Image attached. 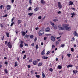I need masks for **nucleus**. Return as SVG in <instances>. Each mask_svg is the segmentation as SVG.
<instances>
[{
    "mask_svg": "<svg viewBox=\"0 0 78 78\" xmlns=\"http://www.w3.org/2000/svg\"><path fill=\"white\" fill-rule=\"evenodd\" d=\"M66 29V27H65V26H64V27H60V28H59V30H64Z\"/></svg>",
    "mask_w": 78,
    "mask_h": 78,
    "instance_id": "obj_9",
    "label": "nucleus"
},
{
    "mask_svg": "<svg viewBox=\"0 0 78 78\" xmlns=\"http://www.w3.org/2000/svg\"><path fill=\"white\" fill-rule=\"evenodd\" d=\"M29 3L30 5H31V3H32L31 0H29Z\"/></svg>",
    "mask_w": 78,
    "mask_h": 78,
    "instance_id": "obj_48",
    "label": "nucleus"
},
{
    "mask_svg": "<svg viewBox=\"0 0 78 78\" xmlns=\"http://www.w3.org/2000/svg\"><path fill=\"white\" fill-rule=\"evenodd\" d=\"M18 24H20V23H22V21L20 20H18Z\"/></svg>",
    "mask_w": 78,
    "mask_h": 78,
    "instance_id": "obj_27",
    "label": "nucleus"
},
{
    "mask_svg": "<svg viewBox=\"0 0 78 78\" xmlns=\"http://www.w3.org/2000/svg\"><path fill=\"white\" fill-rule=\"evenodd\" d=\"M50 51H48L46 53L47 55H48V54H49V53H50Z\"/></svg>",
    "mask_w": 78,
    "mask_h": 78,
    "instance_id": "obj_55",
    "label": "nucleus"
},
{
    "mask_svg": "<svg viewBox=\"0 0 78 78\" xmlns=\"http://www.w3.org/2000/svg\"><path fill=\"white\" fill-rule=\"evenodd\" d=\"M7 16V14H6L5 15L3 16V17H6Z\"/></svg>",
    "mask_w": 78,
    "mask_h": 78,
    "instance_id": "obj_50",
    "label": "nucleus"
},
{
    "mask_svg": "<svg viewBox=\"0 0 78 78\" xmlns=\"http://www.w3.org/2000/svg\"><path fill=\"white\" fill-rule=\"evenodd\" d=\"M32 61H33V59L30 58L29 61V62H32Z\"/></svg>",
    "mask_w": 78,
    "mask_h": 78,
    "instance_id": "obj_34",
    "label": "nucleus"
},
{
    "mask_svg": "<svg viewBox=\"0 0 78 78\" xmlns=\"http://www.w3.org/2000/svg\"><path fill=\"white\" fill-rule=\"evenodd\" d=\"M57 13L58 14H61V12L60 11H59L57 12Z\"/></svg>",
    "mask_w": 78,
    "mask_h": 78,
    "instance_id": "obj_57",
    "label": "nucleus"
},
{
    "mask_svg": "<svg viewBox=\"0 0 78 78\" xmlns=\"http://www.w3.org/2000/svg\"><path fill=\"white\" fill-rule=\"evenodd\" d=\"M58 27L59 28H61V25H58Z\"/></svg>",
    "mask_w": 78,
    "mask_h": 78,
    "instance_id": "obj_56",
    "label": "nucleus"
},
{
    "mask_svg": "<svg viewBox=\"0 0 78 78\" xmlns=\"http://www.w3.org/2000/svg\"><path fill=\"white\" fill-rule=\"evenodd\" d=\"M50 23L52 25L54 29H57V27L55 24H54V23H53V22H52L51 21H50Z\"/></svg>",
    "mask_w": 78,
    "mask_h": 78,
    "instance_id": "obj_2",
    "label": "nucleus"
},
{
    "mask_svg": "<svg viewBox=\"0 0 78 78\" xmlns=\"http://www.w3.org/2000/svg\"><path fill=\"white\" fill-rule=\"evenodd\" d=\"M12 3H13L14 2V0H11Z\"/></svg>",
    "mask_w": 78,
    "mask_h": 78,
    "instance_id": "obj_60",
    "label": "nucleus"
},
{
    "mask_svg": "<svg viewBox=\"0 0 78 78\" xmlns=\"http://www.w3.org/2000/svg\"><path fill=\"white\" fill-rule=\"evenodd\" d=\"M46 36H51V34H46Z\"/></svg>",
    "mask_w": 78,
    "mask_h": 78,
    "instance_id": "obj_36",
    "label": "nucleus"
},
{
    "mask_svg": "<svg viewBox=\"0 0 78 78\" xmlns=\"http://www.w3.org/2000/svg\"><path fill=\"white\" fill-rule=\"evenodd\" d=\"M33 64L34 66H36L37 64V62L36 61H34L33 62Z\"/></svg>",
    "mask_w": 78,
    "mask_h": 78,
    "instance_id": "obj_15",
    "label": "nucleus"
},
{
    "mask_svg": "<svg viewBox=\"0 0 78 78\" xmlns=\"http://www.w3.org/2000/svg\"><path fill=\"white\" fill-rule=\"evenodd\" d=\"M26 58V55H24V57L23 58V59H25Z\"/></svg>",
    "mask_w": 78,
    "mask_h": 78,
    "instance_id": "obj_38",
    "label": "nucleus"
},
{
    "mask_svg": "<svg viewBox=\"0 0 78 78\" xmlns=\"http://www.w3.org/2000/svg\"><path fill=\"white\" fill-rule=\"evenodd\" d=\"M67 67L68 68H69V67H73V65H68Z\"/></svg>",
    "mask_w": 78,
    "mask_h": 78,
    "instance_id": "obj_20",
    "label": "nucleus"
},
{
    "mask_svg": "<svg viewBox=\"0 0 78 78\" xmlns=\"http://www.w3.org/2000/svg\"><path fill=\"white\" fill-rule=\"evenodd\" d=\"M51 39L52 41L53 42H55V38L53 36H52L51 37Z\"/></svg>",
    "mask_w": 78,
    "mask_h": 78,
    "instance_id": "obj_5",
    "label": "nucleus"
},
{
    "mask_svg": "<svg viewBox=\"0 0 78 78\" xmlns=\"http://www.w3.org/2000/svg\"><path fill=\"white\" fill-rule=\"evenodd\" d=\"M1 27L2 28H3V24H1Z\"/></svg>",
    "mask_w": 78,
    "mask_h": 78,
    "instance_id": "obj_59",
    "label": "nucleus"
},
{
    "mask_svg": "<svg viewBox=\"0 0 78 78\" xmlns=\"http://www.w3.org/2000/svg\"><path fill=\"white\" fill-rule=\"evenodd\" d=\"M36 47V50H37L38 49V48H39V47L38 46V45H36L35 46Z\"/></svg>",
    "mask_w": 78,
    "mask_h": 78,
    "instance_id": "obj_31",
    "label": "nucleus"
},
{
    "mask_svg": "<svg viewBox=\"0 0 78 78\" xmlns=\"http://www.w3.org/2000/svg\"><path fill=\"white\" fill-rule=\"evenodd\" d=\"M42 62H40L38 63V66L39 67H41V66H42Z\"/></svg>",
    "mask_w": 78,
    "mask_h": 78,
    "instance_id": "obj_18",
    "label": "nucleus"
},
{
    "mask_svg": "<svg viewBox=\"0 0 78 78\" xmlns=\"http://www.w3.org/2000/svg\"><path fill=\"white\" fill-rule=\"evenodd\" d=\"M21 33L22 34V36H25L26 34L25 32L23 31L21 32Z\"/></svg>",
    "mask_w": 78,
    "mask_h": 78,
    "instance_id": "obj_16",
    "label": "nucleus"
},
{
    "mask_svg": "<svg viewBox=\"0 0 78 78\" xmlns=\"http://www.w3.org/2000/svg\"><path fill=\"white\" fill-rule=\"evenodd\" d=\"M25 53V51H23L22 52V53L23 54V53Z\"/></svg>",
    "mask_w": 78,
    "mask_h": 78,
    "instance_id": "obj_53",
    "label": "nucleus"
},
{
    "mask_svg": "<svg viewBox=\"0 0 78 78\" xmlns=\"http://www.w3.org/2000/svg\"><path fill=\"white\" fill-rule=\"evenodd\" d=\"M10 43H11V42H8V45L9 48H12V45H11V44H9Z\"/></svg>",
    "mask_w": 78,
    "mask_h": 78,
    "instance_id": "obj_8",
    "label": "nucleus"
},
{
    "mask_svg": "<svg viewBox=\"0 0 78 78\" xmlns=\"http://www.w3.org/2000/svg\"><path fill=\"white\" fill-rule=\"evenodd\" d=\"M34 43H32L31 44V46L32 47H34Z\"/></svg>",
    "mask_w": 78,
    "mask_h": 78,
    "instance_id": "obj_54",
    "label": "nucleus"
},
{
    "mask_svg": "<svg viewBox=\"0 0 78 78\" xmlns=\"http://www.w3.org/2000/svg\"><path fill=\"white\" fill-rule=\"evenodd\" d=\"M39 8L38 7H37L36 8L34 9V11L35 12H36V11H37L38 10H39Z\"/></svg>",
    "mask_w": 78,
    "mask_h": 78,
    "instance_id": "obj_13",
    "label": "nucleus"
},
{
    "mask_svg": "<svg viewBox=\"0 0 78 78\" xmlns=\"http://www.w3.org/2000/svg\"><path fill=\"white\" fill-rule=\"evenodd\" d=\"M71 55V54H70L69 53V54H67V56H68V57L69 58H70Z\"/></svg>",
    "mask_w": 78,
    "mask_h": 78,
    "instance_id": "obj_33",
    "label": "nucleus"
},
{
    "mask_svg": "<svg viewBox=\"0 0 78 78\" xmlns=\"http://www.w3.org/2000/svg\"><path fill=\"white\" fill-rule=\"evenodd\" d=\"M50 28H48V27H47L45 29V31L46 32H47L48 33H49V31H50Z\"/></svg>",
    "mask_w": 78,
    "mask_h": 78,
    "instance_id": "obj_6",
    "label": "nucleus"
},
{
    "mask_svg": "<svg viewBox=\"0 0 78 78\" xmlns=\"http://www.w3.org/2000/svg\"><path fill=\"white\" fill-rule=\"evenodd\" d=\"M42 76L43 78H45V74L42 72Z\"/></svg>",
    "mask_w": 78,
    "mask_h": 78,
    "instance_id": "obj_24",
    "label": "nucleus"
},
{
    "mask_svg": "<svg viewBox=\"0 0 78 78\" xmlns=\"http://www.w3.org/2000/svg\"><path fill=\"white\" fill-rule=\"evenodd\" d=\"M6 35L7 36V37H9V33H6Z\"/></svg>",
    "mask_w": 78,
    "mask_h": 78,
    "instance_id": "obj_40",
    "label": "nucleus"
},
{
    "mask_svg": "<svg viewBox=\"0 0 78 78\" xmlns=\"http://www.w3.org/2000/svg\"><path fill=\"white\" fill-rule=\"evenodd\" d=\"M58 69H62V66L61 65H58L57 66Z\"/></svg>",
    "mask_w": 78,
    "mask_h": 78,
    "instance_id": "obj_14",
    "label": "nucleus"
},
{
    "mask_svg": "<svg viewBox=\"0 0 78 78\" xmlns=\"http://www.w3.org/2000/svg\"><path fill=\"white\" fill-rule=\"evenodd\" d=\"M2 8H3V5H1L0 6V9H2Z\"/></svg>",
    "mask_w": 78,
    "mask_h": 78,
    "instance_id": "obj_62",
    "label": "nucleus"
},
{
    "mask_svg": "<svg viewBox=\"0 0 78 78\" xmlns=\"http://www.w3.org/2000/svg\"><path fill=\"white\" fill-rule=\"evenodd\" d=\"M65 29L66 30H67V31H70L71 30V27H68V25H65Z\"/></svg>",
    "mask_w": 78,
    "mask_h": 78,
    "instance_id": "obj_3",
    "label": "nucleus"
},
{
    "mask_svg": "<svg viewBox=\"0 0 78 78\" xmlns=\"http://www.w3.org/2000/svg\"><path fill=\"white\" fill-rule=\"evenodd\" d=\"M30 10H31V7L29 8L28 11H30Z\"/></svg>",
    "mask_w": 78,
    "mask_h": 78,
    "instance_id": "obj_45",
    "label": "nucleus"
},
{
    "mask_svg": "<svg viewBox=\"0 0 78 78\" xmlns=\"http://www.w3.org/2000/svg\"><path fill=\"white\" fill-rule=\"evenodd\" d=\"M25 37H26V38H28V37H29V35H25Z\"/></svg>",
    "mask_w": 78,
    "mask_h": 78,
    "instance_id": "obj_28",
    "label": "nucleus"
},
{
    "mask_svg": "<svg viewBox=\"0 0 78 78\" xmlns=\"http://www.w3.org/2000/svg\"><path fill=\"white\" fill-rule=\"evenodd\" d=\"M74 36L78 37V34L76 31H74L73 33Z\"/></svg>",
    "mask_w": 78,
    "mask_h": 78,
    "instance_id": "obj_11",
    "label": "nucleus"
},
{
    "mask_svg": "<svg viewBox=\"0 0 78 78\" xmlns=\"http://www.w3.org/2000/svg\"><path fill=\"white\" fill-rule=\"evenodd\" d=\"M36 40H37V38L35 37L34 39L35 42H36Z\"/></svg>",
    "mask_w": 78,
    "mask_h": 78,
    "instance_id": "obj_63",
    "label": "nucleus"
},
{
    "mask_svg": "<svg viewBox=\"0 0 78 78\" xmlns=\"http://www.w3.org/2000/svg\"><path fill=\"white\" fill-rule=\"evenodd\" d=\"M47 38L46 37H44V41H46Z\"/></svg>",
    "mask_w": 78,
    "mask_h": 78,
    "instance_id": "obj_42",
    "label": "nucleus"
},
{
    "mask_svg": "<svg viewBox=\"0 0 78 78\" xmlns=\"http://www.w3.org/2000/svg\"><path fill=\"white\" fill-rule=\"evenodd\" d=\"M52 48L53 49L55 48V45H53L52 46Z\"/></svg>",
    "mask_w": 78,
    "mask_h": 78,
    "instance_id": "obj_46",
    "label": "nucleus"
},
{
    "mask_svg": "<svg viewBox=\"0 0 78 78\" xmlns=\"http://www.w3.org/2000/svg\"><path fill=\"white\" fill-rule=\"evenodd\" d=\"M58 6L59 9H61L62 8V5L61 4V3L59 2H58Z\"/></svg>",
    "mask_w": 78,
    "mask_h": 78,
    "instance_id": "obj_4",
    "label": "nucleus"
},
{
    "mask_svg": "<svg viewBox=\"0 0 78 78\" xmlns=\"http://www.w3.org/2000/svg\"><path fill=\"white\" fill-rule=\"evenodd\" d=\"M7 43H8V41H5V44H7Z\"/></svg>",
    "mask_w": 78,
    "mask_h": 78,
    "instance_id": "obj_58",
    "label": "nucleus"
},
{
    "mask_svg": "<svg viewBox=\"0 0 78 78\" xmlns=\"http://www.w3.org/2000/svg\"><path fill=\"white\" fill-rule=\"evenodd\" d=\"M44 33V30H41L39 31L38 34L40 36H41Z\"/></svg>",
    "mask_w": 78,
    "mask_h": 78,
    "instance_id": "obj_1",
    "label": "nucleus"
},
{
    "mask_svg": "<svg viewBox=\"0 0 78 78\" xmlns=\"http://www.w3.org/2000/svg\"><path fill=\"white\" fill-rule=\"evenodd\" d=\"M14 22H12V23H11V24L10 25L11 27H12V25H14Z\"/></svg>",
    "mask_w": 78,
    "mask_h": 78,
    "instance_id": "obj_44",
    "label": "nucleus"
},
{
    "mask_svg": "<svg viewBox=\"0 0 78 78\" xmlns=\"http://www.w3.org/2000/svg\"><path fill=\"white\" fill-rule=\"evenodd\" d=\"M14 20V18L13 17L12 19L11 22H13V20Z\"/></svg>",
    "mask_w": 78,
    "mask_h": 78,
    "instance_id": "obj_43",
    "label": "nucleus"
},
{
    "mask_svg": "<svg viewBox=\"0 0 78 78\" xmlns=\"http://www.w3.org/2000/svg\"><path fill=\"white\" fill-rule=\"evenodd\" d=\"M20 47L22 48V47H23V44H20Z\"/></svg>",
    "mask_w": 78,
    "mask_h": 78,
    "instance_id": "obj_37",
    "label": "nucleus"
},
{
    "mask_svg": "<svg viewBox=\"0 0 78 78\" xmlns=\"http://www.w3.org/2000/svg\"><path fill=\"white\" fill-rule=\"evenodd\" d=\"M5 64H8V62H5Z\"/></svg>",
    "mask_w": 78,
    "mask_h": 78,
    "instance_id": "obj_61",
    "label": "nucleus"
},
{
    "mask_svg": "<svg viewBox=\"0 0 78 78\" xmlns=\"http://www.w3.org/2000/svg\"><path fill=\"white\" fill-rule=\"evenodd\" d=\"M35 30H39V27H37L35 28Z\"/></svg>",
    "mask_w": 78,
    "mask_h": 78,
    "instance_id": "obj_64",
    "label": "nucleus"
},
{
    "mask_svg": "<svg viewBox=\"0 0 78 78\" xmlns=\"http://www.w3.org/2000/svg\"><path fill=\"white\" fill-rule=\"evenodd\" d=\"M73 5V2L72 1H70L69 5L70 6L71 5Z\"/></svg>",
    "mask_w": 78,
    "mask_h": 78,
    "instance_id": "obj_21",
    "label": "nucleus"
},
{
    "mask_svg": "<svg viewBox=\"0 0 78 78\" xmlns=\"http://www.w3.org/2000/svg\"><path fill=\"white\" fill-rule=\"evenodd\" d=\"M49 71H50V72H53V69L51 68L49 69Z\"/></svg>",
    "mask_w": 78,
    "mask_h": 78,
    "instance_id": "obj_30",
    "label": "nucleus"
},
{
    "mask_svg": "<svg viewBox=\"0 0 78 78\" xmlns=\"http://www.w3.org/2000/svg\"><path fill=\"white\" fill-rule=\"evenodd\" d=\"M36 77L37 78H40V75H36Z\"/></svg>",
    "mask_w": 78,
    "mask_h": 78,
    "instance_id": "obj_29",
    "label": "nucleus"
},
{
    "mask_svg": "<svg viewBox=\"0 0 78 78\" xmlns=\"http://www.w3.org/2000/svg\"><path fill=\"white\" fill-rule=\"evenodd\" d=\"M71 17H73V16H75V15H76V14L75 13H74V12H73V13H71Z\"/></svg>",
    "mask_w": 78,
    "mask_h": 78,
    "instance_id": "obj_22",
    "label": "nucleus"
},
{
    "mask_svg": "<svg viewBox=\"0 0 78 78\" xmlns=\"http://www.w3.org/2000/svg\"><path fill=\"white\" fill-rule=\"evenodd\" d=\"M4 71L6 73H8V71H7V69H5L4 70Z\"/></svg>",
    "mask_w": 78,
    "mask_h": 78,
    "instance_id": "obj_35",
    "label": "nucleus"
},
{
    "mask_svg": "<svg viewBox=\"0 0 78 78\" xmlns=\"http://www.w3.org/2000/svg\"><path fill=\"white\" fill-rule=\"evenodd\" d=\"M59 44V42L58 41H57L56 42V45H58Z\"/></svg>",
    "mask_w": 78,
    "mask_h": 78,
    "instance_id": "obj_51",
    "label": "nucleus"
},
{
    "mask_svg": "<svg viewBox=\"0 0 78 78\" xmlns=\"http://www.w3.org/2000/svg\"><path fill=\"white\" fill-rule=\"evenodd\" d=\"M60 47L62 48L64 47H65V45H64V44H61Z\"/></svg>",
    "mask_w": 78,
    "mask_h": 78,
    "instance_id": "obj_26",
    "label": "nucleus"
},
{
    "mask_svg": "<svg viewBox=\"0 0 78 78\" xmlns=\"http://www.w3.org/2000/svg\"><path fill=\"white\" fill-rule=\"evenodd\" d=\"M30 67H31V66L30 65H28V69H30Z\"/></svg>",
    "mask_w": 78,
    "mask_h": 78,
    "instance_id": "obj_52",
    "label": "nucleus"
},
{
    "mask_svg": "<svg viewBox=\"0 0 78 78\" xmlns=\"http://www.w3.org/2000/svg\"><path fill=\"white\" fill-rule=\"evenodd\" d=\"M11 8V6L9 5H8L7 6V10H10Z\"/></svg>",
    "mask_w": 78,
    "mask_h": 78,
    "instance_id": "obj_7",
    "label": "nucleus"
},
{
    "mask_svg": "<svg viewBox=\"0 0 78 78\" xmlns=\"http://www.w3.org/2000/svg\"><path fill=\"white\" fill-rule=\"evenodd\" d=\"M42 58H43V59H47V58H48V57H45V56L44 55L42 57Z\"/></svg>",
    "mask_w": 78,
    "mask_h": 78,
    "instance_id": "obj_19",
    "label": "nucleus"
},
{
    "mask_svg": "<svg viewBox=\"0 0 78 78\" xmlns=\"http://www.w3.org/2000/svg\"><path fill=\"white\" fill-rule=\"evenodd\" d=\"M71 51H72V52H73V51H74V49H73V48H71Z\"/></svg>",
    "mask_w": 78,
    "mask_h": 78,
    "instance_id": "obj_47",
    "label": "nucleus"
},
{
    "mask_svg": "<svg viewBox=\"0 0 78 78\" xmlns=\"http://www.w3.org/2000/svg\"><path fill=\"white\" fill-rule=\"evenodd\" d=\"M38 19H40V20H41V19H42V17L41 16H40L38 17Z\"/></svg>",
    "mask_w": 78,
    "mask_h": 78,
    "instance_id": "obj_49",
    "label": "nucleus"
},
{
    "mask_svg": "<svg viewBox=\"0 0 78 78\" xmlns=\"http://www.w3.org/2000/svg\"><path fill=\"white\" fill-rule=\"evenodd\" d=\"M31 73L32 74H33V73H34V71L33 70H32L31 71Z\"/></svg>",
    "mask_w": 78,
    "mask_h": 78,
    "instance_id": "obj_41",
    "label": "nucleus"
},
{
    "mask_svg": "<svg viewBox=\"0 0 78 78\" xmlns=\"http://www.w3.org/2000/svg\"><path fill=\"white\" fill-rule=\"evenodd\" d=\"M18 62L17 61H16L15 62V65H14V67H16V66H18Z\"/></svg>",
    "mask_w": 78,
    "mask_h": 78,
    "instance_id": "obj_17",
    "label": "nucleus"
},
{
    "mask_svg": "<svg viewBox=\"0 0 78 78\" xmlns=\"http://www.w3.org/2000/svg\"><path fill=\"white\" fill-rule=\"evenodd\" d=\"M41 55H44L45 54V50H44L41 53Z\"/></svg>",
    "mask_w": 78,
    "mask_h": 78,
    "instance_id": "obj_12",
    "label": "nucleus"
},
{
    "mask_svg": "<svg viewBox=\"0 0 78 78\" xmlns=\"http://www.w3.org/2000/svg\"><path fill=\"white\" fill-rule=\"evenodd\" d=\"M73 73L74 74H75L76 73H77L78 72V71H76V70H73Z\"/></svg>",
    "mask_w": 78,
    "mask_h": 78,
    "instance_id": "obj_23",
    "label": "nucleus"
},
{
    "mask_svg": "<svg viewBox=\"0 0 78 78\" xmlns=\"http://www.w3.org/2000/svg\"><path fill=\"white\" fill-rule=\"evenodd\" d=\"M30 39H33V35H30Z\"/></svg>",
    "mask_w": 78,
    "mask_h": 78,
    "instance_id": "obj_39",
    "label": "nucleus"
},
{
    "mask_svg": "<svg viewBox=\"0 0 78 78\" xmlns=\"http://www.w3.org/2000/svg\"><path fill=\"white\" fill-rule=\"evenodd\" d=\"M33 14V13H28V15H29L30 17H31Z\"/></svg>",
    "mask_w": 78,
    "mask_h": 78,
    "instance_id": "obj_25",
    "label": "nucleus"
},
{
    "mask_svg": "<svg viewBox=\"0 0 78 78\" xmlns=\"http://www.w3.org/2000/svg\"><path fill=\"white\" fill-rule=\"evenodd\" d=\"M41 3L43 4V5H44L45 3V2L44 0H41L40 1Z\"/></svg>",
    "mask_w": 78,
    "mask_h": 78,
    "instance_id": "obj_10",
    "label": "nucleus"
},
{
    "mask_svg": "<svg viewBox=\"0 0 78 78\" xmlns=\"http://www.w3.org/2000/svg\"><path fill=\"white\" fill-rule=\"evenodd\" d=\"M58 19H54L53 20L54 22H57V21H58Z\"/></svg>",
    "mask_w": 78,
    "mask_h": 78,
    "instance_id": "obj_32",
    "label": "nucleus"
}]
</instances>
